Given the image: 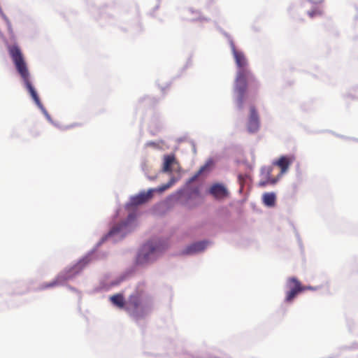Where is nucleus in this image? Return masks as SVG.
Listing matches in <instances>:
<instances>
[{"mask_svg": "<svg viewBox=\"0 0 358 358\" xmlns=\"http://www.w3.org/2000/svg\"><path fill=\"white\" fill-rule=\"evenodd\" d=\"M232 52L238 68L234 89L237 94V105L241 109L245 98L250 92L257 90L258 82L249 69L248 62L244 54L238 51L234 45H232Z\"/></svg>", "mask_w": 358, "mask_h": 358, "instance_id": "1", "label": "nucleus"}, {"mask_svg": "<svg viewBox=\"0 0 358 358\" xmlns=\"http://www.w3.org/2000/svg\"><path fill=\"white\" fill-rule=\"evenodd\" d=\"M8 49L16 70L22 78L26 88L27 89L36 104L39 108H42L43 104L41 103L35 89L31 83L29 72L20 48L17 45H14L9 46Z\"/></svg>", "mask_w": 358, "mask_h": 358, "instance_id": "2", "label": "nucleus"}, {"mask_svg": "<svg viewBox=\"0 0 358 358\" xmlns=\"http://www.w3.org/2000/svg\"><path fill=\"white\" fill-rule=\"evenodd\" d=\"M176 182V180L174 178H171V180L169 181L168 183L163 185L160 187H159L157 189H150L147 192H140L138 195H136L133 196L131 199V202L132 205L138 206L143 204L148 201H149L153 196V193L155 191H157L159 192H162L169 187H171Z\"/></svg>", "mask_w": 358, "mask_h": 358, "instance_id": "3", "label": "nucleus"}, {"mask_svg": "<svg viewBox=\"0 0 358 358\" xmlns=\"http://www.w3.org/2000/svg\"><path fill=\"white\" fill-rule=\"evenodd\" d=\"M287 286L289 290L286 293L285 301L288 303L292 302L299 293L307 289H313L311 287L303 286L300 281L294 277L287 280Z\"/></svg>", "mask_w": 358, "mask_h": 358, "instance_id": "4", "label": "nucleus"}, {"mask_svg": "<svg viewBox=\"0 0 358 358\" xmlns=\"http://www.w3.org/2000/svg\"><path fill=\"white\" fill-rule=\"evenodd\" d=\"M144 289L138 286L136 292L131 294L127 302L126 309L127 311L134 314L141 307L143 296Z\"/></svg>", "mask_w": 358, "mask_h": 358, "instance_id": "5", "label": "nucleus"}, {"mask_svg": "<svg viewBox=\"0 0 358 358\" xmlns=\"http://www.w3.org/2000/svg\"><path fill=\"white\" fill-rule=\"evenodd\" d=\"M259 128V118L254 106L250 107V115L248 122V130L250 133L256 132Z\"/></svg>", "mask_w": 358, "mask_h": 358, "instance_id": "6", "label": "nucleus"}, {"mask_svg": "<svg viewBox=\"0 0 358 358\" xmlns=\"http://www.w3.org/2000/svg\"><path fill=\"white\" fill-rule=\"evenodd\" d=\"M179 168V163L176 160L174 155H168L164 157L163 172L171 173Z\"/></svg>", "mask_w": 358, "mask_h": 358, "instance_id": "7", "label": "nucleus"}, {"mask_svg": "<svg viewBox=\"0 0 358 358\" xmlns=\"http://www.w3.org/2000/svg\"><path fill=\"white\" fill-rule=\"evenodd\" d=\"M134 220V215L132 214H130L128 216L127 221L122 222L116 226H114L110 231L108 233V236H112L114 235L120 234V237H123L126 232H127V228L128 226L129 222L133 221Z\"/></svg>", "mask_w": 358, "mask_h": 358, "instance_id": "8", "label": "nucleus"}, {"mask_svg": "<svg viewBox=\"0 0 358 358\" xmlns=\"http://www.w3.org/2000/svg\"><path fill=\"white\" fill-rule=\"evenodd\" d=\"M209 193L217 199H222L229 194L226 187L220 183L213 184L209 189Z\"/></svg>", "mask_w": 358, "mask_h": 358, "instance_id": "9", "label": "nucleus"}, {"mask_svg": "<svg viewBox=\"0 0 358 358\" xmlns=\"http://www.w3.org/2000/svg\"><path fill=\"white\" fill-rule=\"evenodd\" d=\"M294 157L293 156H281L278 161L273 163L274 165L278 166L280 170L281 173L287 171L289 166L294 162Z\"/></svg>", "mask_w": 358, "mask_h": 358, "instance_id": "10", "label": "nucleus"}, {"mask_svg": "<svg viewBox=\"0 0 358 358\" xmlns=\"http://www.w3.org/2000/svg\"><path fill=\"white\" fill-rule=\"evenodd\" d=\"M207 245V242L199 241L187 246L182 252L183 255H192L203 251Z\"/></svg>", "mask_w": 358, "mask_h": 358, "instance_id": "11", "label": "nucleus"}, {"mask_svg": "<svg viewBox=\"0 0 358 358\" xmlns=\"http://www.w3.org/2000/svg\"><path fill=\"white\" fill-rule=\"evenodd\" d=\"M70 277H71V275L63 276L62 275H59L57 276V278L56 279L52 280L51 282L43 284L42 285V288L47 289V288L53 287L55 286H57L59 285H61L64 280H67Z\"/></svg>", "mask_w": 358, "mask_h": 358, "instance_id": "12", "label": "nucleus"}, {"mask_svg": "<svg viewBox=\"0 0 358 358\" xmlns=\"http://www.w3.org/2000/svg\"><path fill=\"white\" fill-rule=\"evenodd\" d=\"M275 200L276 196L273 192H267L263 195V202L267 206H274L275 204Z\"/></svg>", "mask_w": 358, "mask_h": 358, "instance_id": "13", "label": "nucleus"}, {"mask_svg": "<svg viewBox=\"0 0 358 358\" xmlns=\"http://www.w3.org/2000/svg\"><path fill=\"white\" fill-rule=\"evenodd\" d=\"M323 1L324 0H315V5H314L313 9L308 11V13H307L308 15L310 18H313L315 17L320 16V15H322V10L321 8L317 6V4L322 3Z\"/></svg>", "mask_w": 358, "mask_h": 358, "instance_id": "14", "label": "nucleus"}, {"mask_svg": "<svg viewBox=\"0 0 358 358\" xmlns=\"http://www.w3.org/2000/svg\"><path fill=\"white\" fill-rule=\"evenodd\" d=\"M110 301L120 308H123L124 305V297L122 294H115L110 297Z\"/></svg>", "mask_w": 358, "mask_h": 358, "instance_id": "15", "label": "nucleus"}, {"mask_svg": "<svg viewBox=\"0 0 358 358\" xmlns=\"http://www.w3.org/2000/svg\"><path fill=\"white\" fill-rule=\"evenodd\" d=\"M211 165H212V162L210 161L207 162L203 166H202L199 169V170L196 172V173L190 179V181L195 180L203 172L208 171L210 169Z\"/></svg>", "mask_w": 358, "mask_h": 358, "instance_id": "16", "label": "nucleus"}, {"mask_svg": "<svg viewBox=\"0 0 358 358\" xmlns=\"http://www.w3.org/2000/svg\"><path fill=\"white\" fill-rule=\"evenodd\" d=\"M266 184H267V182H259V185H260L261 186H265Z\"/></svg>", "mask_w": 358, "mask_h": 358, "instance_id": "17", "label": "nucleus"}, {"mask_svg": "<svg viewBox=\"0 0 358 358\" xmlns=\"http://www.w3.org/2000/svg\"><path fill=\"white\" fill-rule=\"evenodd\" d=\"M156 250H157V248H153L152 249V252H155V251H156Z\"/></svg>", "mask_w": 358, "mask_h": 358, "instance_id": "18", "label": "nucleus"}, {"mask_svg": "<svg viewBox=\"0 0 358 358\" xmlns=\"http://www.w3.org/2000/svg\"><path fill=\"white\" fill-rule=\"evenodd\" d=\"M275 180H271V183H275Z\"/></svg>", "mask_w": 358, "mask_h": 358, "instance_id": "19", "label": "nucleus"}]
</instances>
